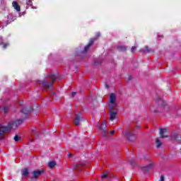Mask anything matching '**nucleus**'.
<instances>
[{
    "label": "nucleus",
    "mask_w": 181,
    "mask_h": 181,
    "mask_svg": "<svg viewBox=\"0 0 181 181\" xmlns=\"http://www.w3.org/2000/svg\"><path fill=\"white\" fill-rule=\"evenodd\" d=\"M156 104L157 105H160V107H165V105H166V103L162 98H158L156 100Z\"/></svg>",
    "instance_id": "11"
},
{
    "label": "nucleus",
    "mask_w": 181,
    "mask_h": 181,
    "mask_svg": "<svg viewBox=\"0 0 181 181\" xmlns=\"http://www.w3.org/2000/svg\"><path fill=\"white\" fill-rule=\"evenodd\" d=\"M8 46H9V44H8V43L4 44L3 49H6V47H8Z\"/></svg>",
    "instance_id": "27"
},
{
    "label": "nucleus",
    "mask_w": 181,
    "mask_h": 181,
    "mask_svg": "<svg viewBox=\"0 0 181 181\" xmlns=\"http://www.w3.org/2000/svg\"><path fill=\"white\" fill-rule=\"evenodd\" d=\"M117 49H118V50H120L121 52H126L127 47L119 46V47H118Z\"/></svg>",
    "instance_id": "22"
},
{
    "label": "nucleus",
    "mask_w": 181,
    "mask_h": 181,
    "mask_svg": "<svg viewBox=\"0 0 181 181\" xmlns=\"http://www.w3.org/2000/svg\"><path fill=\"white\" fill-rule=\"evenodd\" d=\"M83 116H81V113L79 112L78 114L76 115V119L74 121V124L75 125H76L77 127H78V125H80V122L83 121Z\"/></svg>",
    "instance_id": "7"
},
{
    "label": "nucleus",
    "mask_w": 181,
    "mask_h": 181,
    "mask_svg": "<svg viewBox=\"0 0 181 181\" xmlns=\"http://www.w3.org/2000/svg\"><path fill=\"white\" fill-rule=\"evenodd\" d=\"M171 139L175 140V141H180L181 136L177 134H173L171 136Z\"/></svg>",
    "instance_id": "18"
},
{
    "label": "nucleus",
    "mask_w": 181,
    "mask_h": 181,
    "mask_svg": "<svg viewBox=\"0 0 181 181\" xmlns=\"http://www.w3.org/2000/svg\"><path fill=\"white\" fill-rule=\"evenodd\" d=\"M32 111H33V108H32L30 107H24L21 110V112L23 113L24 115H29L30 114V112H32Z\"/></svg>",
    "instance_id": "8"
},
{
    "label": "nucleus",
    "mask_w": 181,
    "mask_h": 181,
    "mask_svg": "<svg viewBox=\"0 0 181 181\" xmlns=\"http://www.w3.org/2000/svg\"><path fill=\"white\" fill-rule=\"evenodd\" d=\"M99 129H100V131H102V132H103V134H102L103 138H107L108 137V129H107V124H105V122H103L100 124Z\"/></svg>",
    "instance_id": "6"
},
{
    "label": "nucleus",
    "mask_w": 181,
    "mask_h": 181,
    "mask_svg": "<svg viewBox=\"0 0 181 181\" xmlns=\"http://www.w3.org/2000/svg\"><path fill=\"white\" fill-rule=\"evenodd\" d=\"M12 5H13L14 9H16V11H17V12H21V6H19L18 2L13 1Z\"/></svg>",
    "instance_id": "14"
},
{
    "label": "nucleus",
    "mask_w": 181,
    "mask_h": 181,
    "mask_svg": "<svg viewBox=\"0 0 181 181\" xmlns=\"http://www.w3.org/2000/svg\"><path fill=\"white\" fill-rule=\"evenodd\" d=\"M105 87H108V84H105Z\"/></svg>",
    "instance_id": "37"
},
{
    "label": "nucleus",
    "mask_w": 181,
    "mask_h": 181,
    "mask_svg": "<svg viewBox=\"0 0 181 181\" xmlns=\"http://www.w3.org/2000/svg\"><path fill=\"white\" fill-rule=\"evenodd\" d=\"M98 37H100V34H98L97 36L95 37L90 38L88 45L84 47L83 53H87V52L90 50V47H91V46L94 45V42H95V40H97Z\"/></svg>",
    "instance_id": "5"
},
{
    "label": "nucleus",
    "mask_w": 181,
    "mask_h": 181,
    "mask_svg": "<svg viewBox=\"0 0 181 181\" xmlns=\"http://www.w3.org/2000/svg\"><path fill=\"white\" fill-rule=\"evenodd\" d=\"M129 165H131L132 166H133V165H134V162H132V161H131V160L129 161Z\"/></svg>",
    "instance_id": "35"
},
{
    "label": "nucleus",
    "mask_w": 181,
    "mask_h": 181,
    "mask_svg": "<svg viewBox=\"0 0 181 181\" xmlns=\"http://www.w3.org/2000/svg\"><path fill=\"white\" fill-rule=\"evenodd\" d=\"M109 110H110V112H115L114 110H115V107H114V106H110Z\"/></svg>",
    "instance_id": "25"
},
{
    "label": "nucleus",
    "mask_w": 181,
    "mask_h": 181,
    "mask_svg": "<svg viewBox=\"0 0 181 181\" xmlns=\"http://www.w3.org/2000/svg\"><path fill=\"white\" fill-rule=\"evenodd\" d=\"M162 141H160V139H159V138H156V148H160V146H162Z\"/></svg>",
    "instance_id": "19"
},
{
    "label": "nucleus",
    "mask_w": 181,
    "mask_h": 181,
    "mask_svg": "<svg viewBox=\"0 0 181 181\" xmlns=\"http://www.w3.org/2000/svg\"><path fill=\"white\" fill-rule=\"evenodd\" d=\"M53 95H54V93H53Z\"/></svg>",
    "instance_id": "38"
},
{
    "label": "nucleus",
    "mask_w": 181,
    "mask_h": 181,
    "mask_svg": "<svg viewBox=\"0 0 181 181\" xmlns=\"http://www.w3.org/2000/svg\"><path fill=\"white\" fill-rule=\"evenodd\" d=\"M55 165H56V161H49L47 165L49 169H52V168H54Z\"/></svg>",
    "instance_id": "20"
},
{
    "label": "nucleus",
    "mask_w": 181,
    "mask_h": 181,
    "mask_svg": "<svg viewBox=\"0 0 181 181\" xmlns=\"http://www.w3.org/2000/svg\"><path fill=\"white\" fill-rule=\"evenodd\" d=\"M74 169H75V170H77L78 172H81V170H83V164L78 163L74 165Z\"/></svg>",
    "instance_id": "13"
},
{
    "label": "nucleus",
    "mask_w": 181,
    "mask_h": 181,
    "mask_svg": "<svg viewBox=\"0 0 181 181\" xmlns=\"http://www.w3.org/2000/svg\"><path fill=\"white\" fill-rule=\"evenodd\" d=\"M110 104H114L115 103V100H117V98L115 97V94L111 93L110 96L109 98Z\"/></svg>",
    "instance_id": "16"
},
{
    "label": "nucleus",
    "mask_w": 181,
    "mask_h": 181,
    "mask_svg": "<svg viewBox=\"0 0 181 181\" xmlns=\"http://www.w3.org/2000/svg\"><path fill=\"white\" fill-rule=\"evenodd\" d=\"M45 173V169L42 168L41 170H35L32 172L31 180H36L39 179L42 175Z\"/></svg>",
    "instance_id": "4"
},
{
    "label": "nucleus",
    "mask_w": 181,
    "mask_h": 181,
    "mask_svg": "<svg viewBox=\"0 0 181 181\" xmlns=\"http://www.w3.org/2000/svg\"><path fill=\"white\" fill-rule=\"evenodd\" d=\"M153 112H156V113L162 112V110H158L154 109Z\"/></svg>",
    "instance_id": "30"
},
{
    "label": "nucleus",
    "mask_w": 181,
    "mask_h": 181,
    "mask_svg": "<svg viewBox=\"0 0 181 181\" xmlns=\"http://www.w3.org/2000/svg\"><path fill=\"white\" fill-rule=\"evenodd\" d=\"M141 52H146L147 53H152V52H153V49L149 48V47L148 45H146L144 47V49H141Z\"/></svg>",
    "instance_id": "17"
},
{
    "label": "nucleus",
    "mask_w": 181,
    "mask_h": 181,
    "mask_svg": "<svg viewBox=\"0 0 181 181\" xmlns=\"http://www.w3.org/2000/svg\"><path fill=\"white\" fill-rule=\"evenodd\" d=\"M36 132H37V130H33V134H35L36 136H37V134Z\"/></svg>",
    "instance_id": "33"
},
{
    "label": "nucleus",
    "mask_w": 181,
    "mask_h": 181,
    "mask_svg": "<svg viewBox=\"0 0 181 181\" xmlns=\"http://www.w3.org/2000/svg\"><path fill=\"white\" fill-rule=\"evenodd\" d=\"M115 134V130H112L110 132V134L114 135Z\"/></svg>",
    "instance_id": "34"
},
{
    "label": "nucleus",
    "mask_w": 181,
    "mask_h": 181,
    "mask_svg": "<svg viewBox=\"0 0 181 181\" xmlns=\"http://www.w3.org/2000/svg\"><path fill=\"white\" fill-rule=\"evenodd\" d=\"M159 134H160V138H168V134H168V129L165 128L160 129Z\"/></svg>",
    "instance_id": "9"
},
{
    "label": "nucleus",
    "mask_w": 181,
    "mask_h": 181,
    "mask_svg": "<svg viewBox=\"0 0 181 181\" xmlns=\"http://www.w3.org/2000/svg\"><path fill=\"white\" fill-rule=\"evenodd\" d=\"M107 176H108V173H105L103 174L101 179H105L107 177Z\"/></svg>",
    "instance_id": "24"
},
{
    "label": "nucleus",
    "mask_w": 181,
    "mask_h": 181,
    "mask_svg": "<svg viewBox=\"0 0 181 181\" xmlns=\"http://www.w3.org/2000/svg\"><path fill=\"white\" fill-rule=\"evenodd\" d=\"M48 78H49L51 83H47V81H42V84L43 87H47L45 90H52V87H53V83L56 80H57V76L56 75H49Z\"/></svg>",
    "instance_id": "2"
},
{
    "label": "nucleus",
    "mask_w": 181,
    "mask_h": 181,
    "mask_svg": "<svg viewBox=\"0 0 181 181\" xmlns=\"http://www.w3.org/2000/svg\"><path fill=\"white\" fill-rule=\"evenodd\" d=\"M13 139L16 142H19V141H21V139H22V137H21L18 135H16V136H14Z\"/></svg>",
    "instance_id": "21"
},
{
    "label": "nucleus",
    "mask_w": 181,
    "mask_h": 181,
    "mask_svg": "<svg viewBox=\"0 0 181 181\" xmlns=\"http://www.w3.org/2000/svg\"><path fill=\"white\" fill-rule=\"evenodd\" d=\"M117 114H118V111H115V112H110V121H114L115 118H117Z\"/></svg>",
    "instance_id": "15"
},
{
    "label": "nucleus",
    "mask_w": 181,
    "mask_h": 181,
    "mask_svg": "<svg viewBox=\"0 0 181 181\" xmlns=\"http://www.w3.org/2000/svg\"><path fill=\"white\" fill-rule=\"evenodd\" d=\"M21 175L23 177H27V176H29V169L28 168H23L21 170Z\"/></svg>",
    "instance_id": "12"
},
{
    "label": "nucleus",
    "mask_w": 181,
    "mask_h": 181,
    "mask_svg": "<svg viewBox=\"0 0 181 181\" xmlns=\"http://www.w3.org/2000/svg\"><path fill=\"white\" fill-rule=\"evenodd\" d=\"M8 110H9V107H8L6 106L3 108V111H4V114H6V112H8Z\"/></svg>",
    "instance_id": "23"
},
{
    "label": "nucleus",
    "mask_w": 181,
    "mask_h": 181,
    "mask_svg": "<svg viewBox=\"0 0 181 181\" xmlns=\"http://www.w3.org/2000/svg\"><path fill=\"white\" fill-rule=\"evenodd\" d=\"M123 134L130 142L136 139V134H135V132L132 129H127L125 131H123Z\"/></svg>",
    "instance_id": "3"
},
{
    "label": "nucleus",
    "mask_w": 181,
    "mask_h": 181,
    "mask_svg": "<svg viewBox=\"0 0 181 181\" xmlns=\"http://www.w3.org/2000/svg\"><path fill=\"white\" fill-rule=\"evenodd\" d=\"M68 158H73V154L69 153H68Z\"/></svg>",
    "instance_id": "32"
},
{
    "label": "nucleus",
    "mask_w": 181,
    "mask_h": 181,
    "mask_svg": "<svg viewBox=\"0 0 181 181\" xmlns=\"http://www.w3.org/2000/svg\"><path fill=\"white\" fill-rule=\"evenodd\" d=\"M152 169H153V163L148 164V165H146V166L143 167V170L146 173H149V171L152 170Z\"/></svg>",
    "instance_id": "10"
},
{
    "label": "nucleus",
    "mask_w": 181,
    "mask_h": 181,
    "mask_svg": "<svg viewBox=\"0 0 181 181\" xmlns=\"http://www.w3.org/2000/svg\"><path fill=\"white\" fill-rule=\"evenodd\" d=\"M135 50H136V47L134 46L132 47V53H134V52H135Z\"/></svg>",
    "instance_id": "28"
},
{
    "label": "nucleus",
    "mask_w": 181,
    "mask_h": 181,
    "mask_svg": "<svg viewBox=\"0 0 181 181\" xmlns=\"http://www.w3.org/2000/svg\"><path fill=\"white\" fill-rule=\"evenodd\" d=\"M70 173H74V171L73 170H71Z\"/></svg>",
    "instance_id": "36"
},
{
    "label": "nucleus",
    "mask_w": 181,
    "mask_h": 181,
    "mask_svg": "<svg viewBox=\"0 0 181 181\" xmlns=\"http://www.w3.org/2000/svg\"><path fill=\"white\" fill-rule=\"evenodd\" d=\"M26 4H27V5L31 6L32 5V0H28Z\"/></svg>",
    "instance_id": "26"
},
{
    "label": "nucleus",
    "mask_w": 181,
    "mask_h": 181,
    "mask_svg": "<svg viewBox=\"0 0 181 181\" xmlns=\"http://www.w3.org/2000/svg\"><path fill=\"white\" fill-rule=\"evenodd\" d=\"M25 121V118H21L18 119L16 122H13L12 124L8 123V125L4 126L3 124H0V141H2L5 138V132H8V131H11L13 127L15 128H18L21 124H22Z\"/></svg>",
    "instance_id": "1"
},
{
    "label": "nucleus",
    "mask_w": 181,
    "mask_h": 181,
    "mask_svg": "<svg viewBox=\"0 0 181 181\" xmlns=\"http://www.w3.org/2000/svg\"><path fill=\"white\" fill-rule=\"evenodd\" d=\"M160 181H165V176L161 175L160 177Z\"/></svg>",
    "instance_id": "29"
},
{
    "label": "nucleus",
    "mask_w": 181,
    "mask_h": 181,
    "mask_svg": "<svg viewBox=\"0 0 181 181\" xmlns=\"http://www.w3.org/2000/svg\"><path fill=\"white\" fill-rule=\"evenodd\" d=\"M77 94V93H76V92H73L72 93H71V97L74 98V97H76V95Z\"/></svg>",
    "instance_id": "31"
}]
</instances>
